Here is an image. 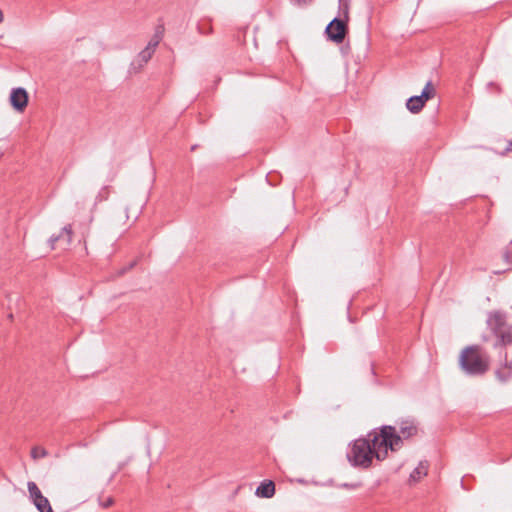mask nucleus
Returning <instances> with one entry per match:
<instances>
[{
  "mask_svg": "<svg viewBox=\"0 0 512 512\" xmlns=\"http://www.w3.org/2000/svg\"><path fill=\"white\" fill-rule=\"evenodd\" d=\"M2 157V154L0 153V158Z\"/></svg>",
  "mask_w": 512,
  "mask_h": 512,
  "instance_id": "19",
  "label": "nucleus"
},
{
  "mask_svg": "<svg viewBox=\"0 0 512 512\" xmlns=\"http://www.w3.org/2000/svg\"><path fill=\"white\" fill-rule=\"evenodd\" d=\"M66 236V244L69 245L72 241V235H73V231H72V225H67L63 228L62 230V233L59 237H56V238H51V242H52V245L57 241L59 240V238L63 237V236Z\"/></svg>",
  "mask_w": 512,
  "mask_h": 512,
  "instance_id": "14",
  "label": "nucleus"
},
{
  "mask_svg": "<svg viewBox=\"0 0 512 512\" xmlns=\"http://www.w3.org/2000/svg\"><path fill=\"white\" fill-rule=\"evenodd\" d=\"M406 107L411 113L416 114L419 113L424 106L423 101L420 100L419 97L412 96L407 100Z\"/></svg>",
  "mask_w": 512,
  "mask_h": 512,
  "instance_id": "11",
  "label": "nucleus"
},
{
  "mask_svg": "<svg viewBox=\"0 0 512 512\" xmlns=\"http://www.w3.org/2000/svg\"><path fill=\"white\" fill-rule=\"evenodd\" d=\"M427 473H428V463L426 461H422L418 464V466L410 474V480L417 482L423 476H426Z\"/></svg>",
  "mask_w": 512,
  "mask_h": 512,
  "instance_id": "10",
  "label": "nucleus"
},
{
  "mask_svg": "<svg viewBox=\"0 0 512 512\" xmlns=\"http://www.w3.org/2000/svg\"><path fill=\"white\" fill-rule=\"evenodd\" d=\"M275 494V484L268 480L262 482L256 489V495L262 498H271Z\"/></svg>",
  "mask_w": 512,
  "mask_h": 512,
  "instance_id": "9",
  "label": "nucleus"
},
{
  "mask_svg": "<svg viewBox=\"0 0 512 512\" xmlns=\"http://www.w3.org/2000/svg\"><path fill=\"white\" fill-rule=\"evenodd\" d=\"M47 454L48 453L46 449L40 446H35L31 449V457L35 460L39 458H44L47 456Z\"/></svg>",
  "mask_w": 512,
  "mask_h": 512,
  "instance_id": "15",
  "label": "nucleus"
},
{
  "mask_svg": "<svg viewBox=\"0 0 512 512\" xmlns=\"http://www.w3.org/2000/svg\"><path fill=\"white\" fill-rule=\"evenodd\" d=\"M10 103L12 107L23 112L28 105V93L24 88H14L10 94Z\"/></svg>",
  "mask_w": 512,
  "mask_h": 512,
  "instance_id": "7",
  "label": "nucleus"
},
{
  "mask_svg": "<svg viewBox=\"0 0 512 512\" xmlns=\"http://www.w3.org/2000/svg\"><path fill=\"white\" fill-rule=\"evenodd\" d=\"M347 24V22L335 17L326 27L328 38L337 44L342 43L348 31Z\"/></svg>",
  "mask_w": 512,
  "mask_h": 512,
  "instance_id": "6",
  "label": "nucleus"
},
{
  "mask_svg": "<svg viewBox=\"0 0 512 512\" xmlns=\"http://www.w3.org/2000/svg\"><path fill=\"white\" fill-rule=\"evenodd\" d=\"M162 39V34L157 32L148 42L147 46L138 54L137 58L132 63V68L138 72L153 56L157 46Z\"/></svg>",
  "mask_w": 512,
  "mask_h": 512,
  "instance_id": "4",
  "label": "nucleus"
},
{
  "mask_svg": "<svg viewBox=\"0 0 512 512\" xmlns=\"http://www.w3.org/2000/svg\"><path fill=\"white\" fill-rule=\"evenodd\" d=\"M114 503V500L112 497H107L106 499L104 500H100V505L103 507V508H108L110 507L112 504Z\"/></svg>",
  "mask_w": 512,
  "mask_h": 512,
  "instance_id": "16",
  "label": "nucleus"
},
{
  "mask_svg": "<svg viewBox=\"0 0 512 512\" xmlns=\"http://www.w3.org/2000/svg\"><path fill=\"white\" fill-rule=\"evenodd\" d=\"M2 21H3V13H2V11L0 10V22H2Z\"/></svg>",
  "mask_w": 512,
  "mask_h": 512,
  "instance_id": "18",
  "label": "nucleus"
},
{
  "mask_svg": "<svg viewBox=\"0 0 512 512\" xmlns=\"http://www.w3.org/2000/svg\"><path fill=\"white\" fill-rule=\"evenodd\" d=\"M350 5L348 0H339V11L336 18L341 19L348 23L349 21Z\"/></svg>",
  "mask_w": 512,
  "mask_h": 512,
  "instance_id": "12",
  "label": "nucleus"
},
{
  "mask_svg": "<svg viewBox=\"0 0 512 512\" xmlns=\"http://www.w3.org/2000/svg\"><path fill=\"white\" fill-rule=\"evenodd\" d=\"M435 95V89L433 87V84L431 81H428L422 91V93L420 95H418L417 97L420 98V100L423 101V106L425 105V103L433 98Z\"/></svg>",
  "mask_w": 512,
  "mask_h": 512,
  "instance_id": "13",
  "label": "nucleus"
},
{
  "mask_svg": "<svg viewBox=\"0 0 512 512\" xmlns=\"http://www.w3.org/2000/svg\"><path fill=\"white\" fill-rule=\"evenodd\" d=\"M402 445V438L396 432V427L384 425L379 432L374 430L367 438H358L350 446L347 452L348 461L355 467L368 468L373 458L379 461L386 459L388 449L397 450Z\"/></svg>",
  "mask_w": 512,
  "mask_h": 512,
  "instance_id": "1",
  "label": "nucleus"
},
{
  "mask_svg": "<svg viewBox=\"0 0 512 512\" xmlns=\"http://www.w3.org/2000/svg\"><path fill=\"white\" fill-rule=\"evenodd\" d=\"M459 366L468 375L478 376L485 374L490 367V357L478 345L465 347L459 355Z\"/></svg>",
  "mask_w": 512,
  "mask_h": 512,
  "instance_id": "2",
  "label": "nucleus"
},
{
  "mask_svg": "<svg viewBox=\"0 0 512 512\" xmlns=\"http://www.w3.org/2000/svg\"><path fill=\"white\" fill-rule=\"evenodd\" d=\"M399 431L403 438H410L417 434L418 425L413 419H405L399 422Z\"/></svg>",
  "mask_w": 512,
  "mask_h": 512,
  "instance_id": "8",
  "label": "nucleus"
},
{
  "mask_svg": "<svg viewBox=\"0 0 512 512\" xmlns=\"http://www.w3.org/2000/svg\"><path fill=\"white\" fill-rule=\"evenodd\" d=\"M487 325L497 338V342L494 345L495 347H505L512 344V327L507 323V316L505 313L501 311H493L489 313Z\"/></svg>",
  "mask_w": 512,
  "mask_h": 512,
  "instance_id": "3",
  "label": "nucleus"
},
{
  "mask_svg": "<svg viewBox=\"0 0 512 512\" xmlns=\"http://www.w3.org/2000/svg\"><path fill=\"white\" fill-rule=\"evenodd\" d=\"M29 498L39 512H54L48 499L43 496L37 484L33 481L27 483Z\"/></svg>",
  "mask_w": 512,
  "mask_h": 512,
  "instance_id": "5",
  "label": "nucleus"
},
{
  "mask_svg": "<svg viewBox=\"0 0 512 512\" xmlns=\"http://www.w3.org/2000/svg\"><path fill=\"white\" fill-rule=\"evenodd\" d=\"M497 375H498V377H500L501 379L505 380V379L510 375V371H508L507 375H505V376H502V375H501V371H498V372H497Z\"/></svg>",
  "mask_w": 512,
  "mask_h": 512,
  "instance_id": "17",
  "label": "nucleus"
}]
</instances>
